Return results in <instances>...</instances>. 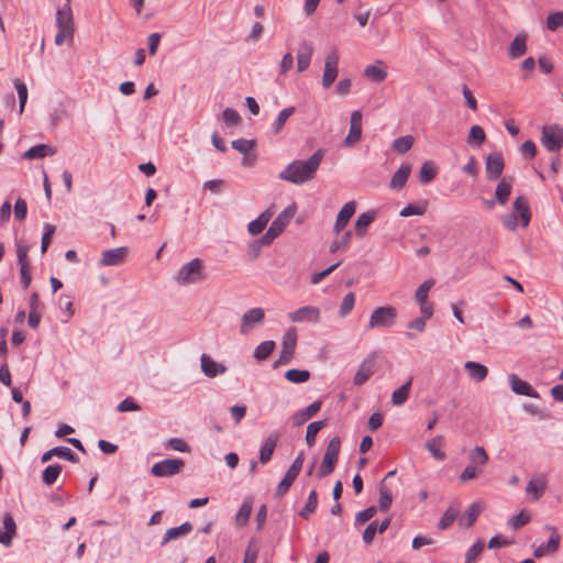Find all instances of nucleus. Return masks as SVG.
I'll use <instances>...</instances> for the list:
<instances>
[{"mask_svg":"<svg viewBox=\"0 0 563 563\" xmlns=\"http://www.w3.org/2000/svg\"><path fill=\"white\" fill-rule=\"evenodd\" d=\"M324 157V150H317L307 161L296 159L279 174V178L295 185L305 184L314 178Z\"/></svg>","mask_w":563,"mask_h":563,"instance_id":"obj_1","label":"nucleus"},{"mask_svg":"<svg viewBox=\"0 0 563 563\" xmlns=\"http://www.w3.org/2000/svg\"><path fill=\"white\" fill-rule=\"evenodd\" d=\"M206 278L205 265L200 258H194L184 264L175 277L177 284L180 286L198 284L203 282Z\"/></svg>","mask_w":563,"mask_h":563,"instance_id":"obj_2","label":"nucleus"},{"mask_svg":"<svg viewBox=\"0 0 563 563\" xmlns=\"http://www.w3.org/2000/svg\"><path fill=\"white\" fill-rule=\"evenodd\" d=\"M340 449H341L340 438H338V437L332 438L327 445V449H325V452L323 455V460H322V463H321L319 472H318L319 478L325 477L334 471L335 464L339 459Z\"/></svg>","mask_w":563,"mask_h":563,"instance_id":"obj_3","label":"nucleus"},{"mask_svg":"<svg viewBox=\"0 0 563 563\" xmlns=\"http://www.w3.org/2000/svg\"><path fill=\"white\" fill-rule=\"evenodd\" d=\"M297 339L298 335L295 328H289L285 331L282 338V350L279 353V357L273 364L274 368L290 363L297 346Z\"/></svg>","mask_w":563,"mask_h":563,"instance_id":"obj_4","label":"nucleus"},{"mask_svg":"<svg viewBox=\"0 0 563 563\" xmlns=\"http://www.w3.org/2000/svg\"><path fill=\"white\" fill-rule=\"evenodd\" d=\"M541 143L549 152H559L563 147V126L559 124L543 125Z\"/></svg>","mask_w":563,"mask_h":563,"instance_id":"obj_5","label":"nucleus"},{"mask_svg":"<svg viewBox=\"0 0 563 563\" xmlns=\"http://www.w3.org/2000/svg\"><path fill=\"white\" fill-rule=\"evenodd\" d=\"M295 210L291 208L285 209L282 213H279L274 221L272 222L268 230L265 232V234L261 238L262 243H266L267 245H271L273 241L278 238L285 230V228L288 225L290 219L294 217Z\"/></svg>","mask_w":563,"mask_h":563,"instance_id":"obj_6","label":"nucleus"},{"mask_svg":"<svg viewBox=\"0 0 563 563\" xmlns=\"http://www.w3.org/2000/svg\"><path fill=\"white\" fill-rule=\"evenodd\" d=\"M397 310L391 306H384L375 309L368 322V329L389 328L395 324Z\"/></svg>","mask_w":563,"mask_h":563,"instance_id":"obj_7","label":"nucleus"},{"mask_svg":"<svg viewBox=\"0 0 563 563\" xmlns=\"http://www.w3.org/2000/svg\"><path fill=\"white\" fill-rule=\"evenodd\" d=\"M339 59V52L334 47H332L325 55L322 75V86L325 89L330 88L338 77Z\"/></svg>","mask_w":563,"mask_h":563,"instance_id":"obj_8","label":"nucleus"},{"mask_svg":"<svg viewBox=\"0 0 563 563\" xmlns=\"http://www.w3.org/2000/svg\"><path fill=\"white\" fill-rule=\"evenodd\" d=\"M265 320V310L261 307L247 309L241 318L240 333L250 334L255 328L262 325Z\"/></svg>","mask_w":563,"mask_h":563,"instance_id":"obj_9","label":"nucleus"},{"mask_svg":"<svg viewBox=\"0 0 563 563\" xmlns=\"http://www.w3.org/2000/svg\"><path fill=\"white\" fill-rule=\"evenodd\" d=\"M184 465L185 462L181 459H166L156 462L151 468V474L155 477L174 476L180 473Z\"/></svg>","mask_w":563,"mask_h":563,"instance_id":"obj_10","label":"nucleus"},{"mask_svg":"<svg viewBox=\"0 0 563 563\" xmlns=\"http://www.w3.org/2000/svg\"><path fill=\"white\" fill-rule=\"evenodd\" d=\"M287 318L294 323H318L321 318V311L318 307L314 306H303L297 310L288 312Z\"/></svg>","mask_w":563,"mask_h":563,"instance_id":"obj_11","label":"nucleus"},{"mask_svg":"<svg viewBox=\"0 0 563 563\" xmlns=\"http://www.w3.org/2000/svg\"><path fill=\"white\" fill-rule=\"evenodd\" d=\"M362 121L363 114L361 111L355 110L350 117V130L343 140L344 146L351 147L357 144L362 139Z\"/></svg>","mask_w":563,"mask_h":563,"instance_id":"obj_12","label":"nucleus"},{"mask_svg":"<svg viewBox=\"0 0 563 563\" xmlns=\"http://www.w3.org/2000/svg\"><path fill=\"white\" fill-rule=\"evenodd\" d=\"M547 529L551 530L552 533L547 543H542L534 550L533 556L537 559H541V558L545 556L547 554H553V553L558 552V550L560 548L561 536L556 532V528L555 527H547Z\"/></svg>","mask_w":563,"mask_h":563,"instance_id":"obj_13","label":"nucleus"},{"mask_svg":"<svg viewBox=\"0 0 563 563\" xmlns=\"http://www.w3.org/2000/svg\"><path fill=\"white\" fill-rule=\"evenodd\" d=\"M505 168L503 155L500 153H492L486 157V174L489 180L498 179Z\"/></svg>","mask_w":563,"mask_h":563,"instance_id":"obj_14","label":"nucleus"},{"mask_svg":"<svg viewBox=\"0 0 563 563\" xmlns=\"http://www.w3.org/2000/svg\"><path fill=\"white\" fill-rule=\"evenodd\" d=\"M128 256V247L121 246L110 249L102 252L100 265L101 266H118L121 265Z\"/></svg>","mask_w":563,"mask_h":563,"instance_id":"obj_15","label":"nucleus"},{"mask_svg":"<svg viewBox=\"0 0 563 563\" xmlns=\"http://www.w3.org/2000/svg\"><path fill=\"white\" fill-rule=\"evenodd\" d=\"M356 210V202L354 200L346 202L336 216L333 227L334 233L339 234L350 222Z\"/></svg>","mask_w":563,"mask_h":563,"instance_id":"obj_16","label":"nucleus"},{"mask_svg":"<svg viewBox=\"0 0 563 563\" xmlns=\"http://www.w3.org/2000/svg\"><path fill=\"white\" fill-rule=\"evenodd\" d=\"M509 384L511 390L517 395L528 396L532 398H539V393L527 382L520 379L518 375H509Z\"/></svg>","mask_w":563,"mask_h":563,"instance_id":"obj_17","label":"nucleus"},{"mask_svg":"<svg viewBox=\"0 0 563 563\" xmlns=\"http://www.w3.org/2000/svg\"><path fill=\"white\" fill-rule=\"evenodd\" d=\"M375 365L376 363L373 356L364 360L354 375V384L357 386H362L363 384H365L374 374Z\"/></svg>","mask_w":563,"mask_h":563,"instance_id":"obj_18","label":"nucleus"},{"mask_svg":"<svg viewBox=\"0 0 563 563\" xmlns=\"http://www.w3.org/2000/svg\"><path fill=\"white\" fill-rule=\"evenodd\" d=\"M56 25H57V29H63L64 31L75 32L74 18H73V11L70 8V2L66 1V3L57 10Z\"/></svg>","mask_w":563,"mask_h":563,"instance_id":"obj_19","label":"nucleus"},{"mask_svg":"<svg viewBox=\"0 0 563 563\" xmlns=\"http://www.w3.org/2000/svg\"><path fill=\"white\" fill-rule=\"evenodd\" d=\"M200 362L201 371L207 377L213 378L227 372V367L223 364L216 362L207 354L201 355Z\"/></svg>","mask_w":563,"mask_h":563,"instance_id":"obj_20","label":"nucleus"},{"mask_svg":"<svg viewBox=\"0 0 563 563\" xmlns=\"http://www.w3.org/2000/svg\"><path fill=\"white\" fill-rule=\"evenodd\" d=\"M321 400L313 401L308 407L298 410L291 416V422L295 427H300L321 409Z\"/></svg>","mask_w":563,"mask_h":563,"instance_id":"obj_21","label":"nucleus"},{"mask_svg":"<svg viewBox=\"0 0 563 563\" xmlns=\"http://www.w3.org/2000/svg\"><path fill=\"white\" fill-rule=\"evenodd\" d=\"M313 54V45L309 41H303L297 53V70L299 73L305 71L311 62V57Z\"/></svg>","mask_w":563,"mask_h":563,"instance_id":"obj_22","label":"nucleus"},{"mask_svg":"<svg viewBox=\"0 0 563 563\" xmlns=\"http://www.w3.org/2000/svg\"><path fill=\"white\" fill-rule=\"evenodd\" d=\"M3 529L0 531V543L4 547L12 544V539L16 534V525L11 514L7 512L3 516Z\"/></svg>","mask_w":563,"mask_h":563,"instance_id":"obj_23","label":"nucleus"},{"mask_svg":"<svg viewBox=\"0 0 563 563\" xmlns=\"http://www.w3.org/2000/svg\"><path fill=\"white\" fill-rule=\"evenodd\" d=\"M363 75L375 82H382L387 77V66L383 60H377L364 68Z\"/></svg>","mask_w":563,"mask_h":563,"instance_id":"obj_24","label":"nucleus"},{"mask_svg":"<svg viewBox=\"0 0 563 563\" xmlns=\"http://www.w3.org/2000/svg\"><path fill=\"white\" fill-rule=\"evenodd\" d=\"M547 489V478L544 475L534 476L527 485L526 493L534 500L540 499Z\"/></svg>","mask_w":563,"mask_h":563,"instance_id":"obj_25","label":"nucleus"},{"mask_svg":"<svg viewBox=\"0 0 563 563\" xmlns=\"http://www.w3.org/2000/svg\"><path fill=\"white\" fill-rule=\"evenodd\" d=\"M274 213L275 210L273 208H267L258 216V218L249 223V232L252 235H257L262 233L263 230L266 228L267 223L269 222V220L272 219V217L274 216Z\"/></svg>","mask_w":563,"mask_h":563,"instance_id":"obj_26","label":"nucleus"},{"mask_svg":"<svg viewBox=\"0 0 563 563\" xmlns=\"http://www.w3.org/2000/svg\"><path fill=\"white\" fill-rule=\"evenodd\" d=\"M376 216H377V211L369 210V211L361 213L357 217L354 229H355V233L358 238H363L366 234L368 227L376 219Z\"/></svg>","mask_w":563,"mask_h":563,"instance_id":"obj_27","label":"nucleus"},{"mask_svg":"<svg viewBox=\"0 0 563 563\" xmlns=\"http://www.w3.org/2000/svg\"><path fill=\"white\" fill-rule=\"evenodd\" d=\"M411 173V166L409 164H402L393 175L390 179V188L394 190H400L405 187Z\"/></svg>","mask_w":563,"mask_h":563,"instance_id":"obj_28","label":"nucleus"},{"mask_svg":"<svg viewBox=\"0 0 563 563\" xmlns=\"http://www.w3.org/2000/svg\"><path fill=\"white\" fill-rule=\"evenodd\" d=\"M464 368L468 377L476 383L483 382L488 375V368L477 362L467 361L464 363Z\"/></svg>","mask_w":563,"mask_h":563,"instance_id":"obj_29","label":"nucleus"},{"mask_svg":"<svg viewBox=\"0 0 563 563\" xmlns=\"http://www.w3.org/2000/svg\"><path fill=\"white\" fill-rule=\"evenodd\" d=\"M278 438H279L278 433L273 432L268 435L266 441L262 444L261 450H260L261 463L266 464L267 462L271 461L274 450L277 445Z\"/></svg>","mask_w":563,"mask_h":563,"instance_id":"obj_30","label":"nucleus"},{"mask_svg":"<svg viewBox=\"0 0 563 563\" xmlns=\"http://www.w3.org/2000/svg\"><path fill=\"white\" fill-rule=\"evenodd\" d=\"M514 209L517 216H519L521 225L523 228L528 227L531 220V211L528 205V201L525 197L520 196L514 201Z\"/></svg>","mask_w":563,"mask_h":563,"instance_id":"obj_31","label":"nucleus"},{"mask_svg":"<svg viewBox=\"0 0 563 563\" xmlns=\"http://www.w3.org/2000/svg\"><path fill=\"white\" fill-rule=\"evenodd\" d=\"M192 530V525L190 522H184L183 525L174 528H169L166 530L161 544L165 545L172 540H176L180 537H185L190 533Z\"/></svg>","mask_w":563,"mask_h":563,"instance_id":"obj_32","label":"nucleus"},{"mask_svg":"<svg viewBox=\"0 0 563 563\" xmlns=\"http://www.w3.org/2000/svg\"><path fill=\"white\" fill-rule=\"evenodd\" d=\"M512 188V178H503L496 186L495 197L499 205L505 206Z\"/></svg>","mask_w":563,"mask_h":563,"instance_id":"obj_33","label":"nucleus"},{"mask_svg":"<svg viewBox=\"0 0 563 563\" xmlns=\"http://www.w3.org/2000/svg\"><path fill=\"white\" fill-rule=\"evenodd\" d=\"M56 153V150L46 145V144H38L35 146H32L23 154L24 159H36V158H43L48 155H54Z\"/></svg>","mask_w":563,"mask_h":563,"instance_id":"obj_34","label":"nucleus"},{"mask_svg":"<svg viewBox=\"0 0 563 563\" xmlns=\"http://www.w3.org/2000/svg\"><path fill=\"white\" fill-rule=\"evenodd\" d=\"M527 52V34H518L509 46V56L511 58H519Z\"/></svg>","mask_w":563,"mask_h":563,"instance_id":"obj_35","label":"nucleus"},{"mask_svg":"<svg viewBox=\"0 0 563 563\" xmlns=\"http://www.w3.org/2000/svg\"><path fill=\"white\" fill-rule=\"evenodd\" d=\"M444 443L443 435H437L433 439L427 441L424 443L426 450L430 452V454L438 461H444L446 455L443 451L440 450V448Z\"/></svg>","mask_w":563,"mask_h":563,"instance_id":"obj_36","label":"nucleus"},{"mask_svg":"<svg viewBox=\"0 0 563 563\" xmlns=\"http://www.w3.org/2000/svg\"><path fill=\"white\" fill-rule=\"evenodd\" d=\"M412 378L396 389L391 395V402L394 406H402L409 398Z\"/></svg>","mask_w":563,"mask_h":563,"instance_id":"obj_37","label":"nucleus"},{"mask_svg":"<svg viewBox=\"0 0 563 563\" xmlns=\"http://www.w3.org/2000/svg\"><path fill=\"white\" fill-rule=\"evenodd\" d=\"M481 511L482 507L478 503L471 504L465 512V516L460 521L461 525L465 526L466 528H471L478 518Z\"/></svg>","mask_w":563,"mask_h":563,"instance_id":"obj_38","label":"nucleus"},{"mask_svg":"<svg viewBox=\"0 0 563 563\" xmlns=\"http://www.w3.org/2000/svg\"><path fill=\"white\" fill-rule=\"evenodd\" d=\"M295 111H296L295 107H287L278 113V115L275 120V123L273 124V132L275 135H277L282 132L285 123L295 113Z\"/></svg>","mask_w":563,"mask_h":563,"instance_id":"obj_39","label":"nucleus"},{"mask_svg":"<svg viewBox=\"0 0 563 563\" xmlns=\"http://www.w3.org/2000/svg\"><path fill=\"white\" fill-rule=\"evenodd\" d=\"M276 344L274 341L268 340L260 343L254 350V358L257 361H264L273 353Z\"/></svg>","mask_w":563,"mask_h":563,"instance_id":"obj_40","label":"nucleus"},{"mask_svg":"<svg viewBox=\"0 0 563 563\" xmlns=\"http://www.w3.org/2000/svg\"><path fill=\"white\" fill-rule=\"evenodd\" d=\"M413 143V136L405 135L396 139L391 144V148L398 154H405L412 147Z\"/></svg>","mask_w":563,"mask_h":563,"instance_id":"obj_41","label":"nucleus"},{"mask_svg":"<svg viewBox=\"0 0 563 563\" xmlns=\"http://www.w3.org/2000/svg\"><path fill=\"white\" fill-rule=\"evenodd\" d=\"M285 378L292 384H302L309 380L310 373L307 369L291 368L285 373Z\"/></svg>","mask_w":563,"mask_h":563,"instance_id":"obj_42","label":"nucleus"},{"mask_svg":"<svg viewBox=\"0 0 563 563\" xmlns=\"http://www.w3.org/2000/svg\"><path fill=\"white\" fill-rule=\"evenodd\" d=\"M325 426H327L325 420L313 421L308 424L307 432H306V442L309 448L314 445L316 437H317L318 432Z\"/></svg>","mask_w":563,"mask_h":563,"instance_id":"obj_43","label":"nucleus"},{"mask_svg":"<svg viewBox=\"0 0 563 563\" xmlns=\"http://www.w3.org/2000/svg\"><path fill=\"white\" fill-rule=\"evenodd\" d=\"M459 515V507L452 505L450 506L445 512L443 514V516L441 517L439 523H438V528L440 530H445L448 529L456 519Z\"/></svg>","mask_w":563,"mask_h":563,"instance_id":"obj_44","label":"nucleus"},{"mask_svg":"<svg viewBox=\"0 0 563 563\" xmlns=\"http://www.w3.org/2000/svg\"><path fill=\"white\" fill-rule=\"evenodd\" d=\"M251 512H252V501L244 500L235 516L236 526H239V527L245 526L249 522Z\"/></svg>","mask_w":563,"mask_h":563,"instance_id":"obj_45","label":"nucleus"},{"mask_svg":"<svg viewBox=\"0 0 563 563\" xmlns=\"http://www.w3.org/2000/svg\"><path fill=\"white\" fill-rule=\"evenodd\" d=\"M428 208L427 201H421L417 205H408L405 208H402L399 212L400 217H411V216H422L426 213Z\"/></svg>","mask_w":563,"mask_h":563,"instance_id":"obj_46","label":"nucleus"},{"mask_svg":"<svg viewBox=\"0 0 563 563\" xmlns=\"http://www.w3.org/2000/svg\"><path fill=\"white\" fill-rule=\"evenodd\" d=\"M486 140L485 131L479 125H473L470 130L467 143L472 146H481Z\"/></svg>","mask_w":563,"mask_h":563,"instance_id":"obj_47","label":"nucleus"},{"mask_svg":"<svg viewBox=\"0 0 563 563\" xmlns=\"http://www.w3.org/2000/svg\"><path fill=\"white\" fill-rule=\"evenodd\" d=\"M471 464L475 466H484L488 462V454L483 446H475L470 453Z\"/></svg>","mask_w":563,"mask_h":563,"instance_id":"obj_48","label":"nucleus"},{"mask_svg":"<svg viewBox=\"0 0 563 563\" xmlns=\"http://www.w3.org/2000/svg\"><path fill=\"white\" fill-rule=\"evenodd\" d=\"M437 175V169L432 162H424L419 172V179L422 184H429Z\"/></svg>","mask_w":563,"mask_h":563,"instance_id":"obj_49","label":"nucleus"},{"mask_svg":"<svg viewBox=\"0 0 563 563\" xmlns=\"http://www.w3.org/2000/svg\"><path fill=\"white\" fill-rule=\"evenodd\" d=\"M13 84L16 89V93H18V98H19V112L22 113L24 111L25 104L27 102V87L20 79H14Z\"/></svg>","mask_w":563,"mask_h":563,"instance_id":"obj_50","label":"nucleus"},{"mask_svg":"<svg viewBox=\"0 0 563 563\" xmlns=\"http://www.w3.org/2000/svg\"><path fill=\"white\" fill-rule=\"evenodd\" d=\"M62 473L59 464L48 465L43 472V482L46 485H53Z\"/></svg>","mask_w":563,"mask_h":563,"instance_id":"obj_51","label":"nucleus"},{"mask_svg":"<svg viewBox=\"0 0 563 563\" xmlns=\"http://www.w3.org/2000/svg\"><path fill=\"white\" fill-rule=\"evenodd\" d=\"M318 506V495L314 489H312L308 496L307 503L303 509L300 511V516L305 519H308L311 514L316 511Z\"/></svg>","mask_w":563,"mask_h":563,"instance_id":"obj_52","label":"nucleus"},{"mask_svg":"<svg viewBox=\"0 0 563 563\" xmlns=\"http://www.w3.org/2000/svg\"><path fill=\"white\" fill-rule=\"evenodd\" d=\"M393 503V496L387 486L382 483L379 485V509L387 511Z\"/></svg>","mask_w":563,"mask_h":563,"instance_id":"obj_53","label":"nucleus"},{"mask_svg":"<svg viewBox=\"0 0 563 563\" xmlns=\"http://www.w3.org/2000/svg\"><path fill=\"white\" fill-rule=\"evenodd\" d=\"M433 285L434 280L428 279L418 287L415 294V298L418 303L427 302L429 290L432 288Z\"/></svg>","mask_w":563,"mask_h":563,"instance_id":"obj_54","label":"nucleus"},{"mask_svg":"<svg viewBox=\"0 0 563 563\" xmlns=\"http://www.w3.org/2000/svg\"><path fill=\"white\" fill-rule=\"evenodd\" d=\"M355 305V296L353 292H349L344 296L340 309L339 314L340 317L344 318L346 317L354 308Z\"/></svg>","mask_w":563,"mask_h":563,"instance_id":"obj_55","label":"nucleus"},{"mask_svg":"<svg viewBox=\"0 0 563 563\" xmlns=\"http://www.w3.org/2000/svg\"><path fill=\"white\" fill-rule=\"evenodd\" d=\"M43 230H44V232H43L42 242H41V253L42 254H44L47 251V249L51 244L52 238L55 233V225H53L51 223H45Z\"/></svg>","mask_w":563,"mask_h":563,"instance_id":"obj_56","label":"nucleus"},{"mask_svg":"<svg viewBox=\"0 0 563 563\" xmlns=\"http://www.w3.org/2000/svg\"><path fill=\"white\" fill-rule=\"evenodd\" d=\"M529 521H530V515L526 510H521L518 515L512 516L509 519L508 523L512 529L518 530V529L522 528L523 526H526Z\"/></svg>","mask_w":563,"mask_h":563,"instance_id":"obj_57","label":"nucleus"},{"mask_svg":"<svg viewBox=\"0 0 563 563\" xmlns=\"http://www.w3.org/2000/svg\"><path fill=\"white\" fill-rule=\"evenodd\" d=\"M15 246H16V256H18V263L20 265V268L21 267H23V268L30 267V262L27 258L29 246L26 244H24L23 242H16Z\"/></svg>","mask_w":563,"mask_h":563,"instance_id":"obj_58","label":"nucleus"},{"mask_svg":"<svg viewBox=\"0 0 563 563\" xmlns=\"http://www.w3.org/2000/svg\"><path fill=\"white\" fill-rule=\"evenodd\" d=\"M52 452L55 453V456L60 459H65L71 463H77L79 457L67 446H56L52 449Z\"/></svg>","mask_w":563,"mask_h":563,"instance_id":"obj_59","label":"nucleus"},{"mask_svg":"<svg viewBox=\"0 0 563 563\" xmlns=\"http://www.w3.org/2000/svg\"><path fill=\"white\" fill-rule=\"evenodd\" d=\"M351 240H352V232L351 231L344 232V234L342 235V239L340 241H333L331 243L330 252L335 253L339 250L347 249L351 243Z\"/></svg>","mask_w":563,"mask_h":563,"instance_id":"obj_60","label":"nucleus"},{"mask_svg":"<svg viewBox=\"0 0 563 563\" xmlns=\"http://www.w3.org/2000/svg\"><path fill=\"white\" fill-rule=\"evenodd\" d=\"M547 26L550 31H556L563 27V11L554 12L548 15Z\"/></svg>","mask_w":563,"mask_h":563,"instance_id":"obj_61","label":"nucleus"},{"mask_svg":"<svg viewBox=\"0 0 563 563\" xmlns=\"http://www.w3.org/2000/svg\"><path fill=\"white\" fill-rule=\"evenodd\" d=\"M483 550H484V542L483 541H477L476 543H474L466 551L465 563H473V561L476 560L479 556V554L483 552Z\"/></svg>","mask_w":563,"mask_h":563,"instance_id":"obj_62","label":"nucleus"},{"mask_svg":"<svg viewBox=\"0 0 563 563\" xmlns=\"http://www.w3.org/2000/svg\"><path fill=\"white\" fill-rule=\"evenodd\" d=\"M254 146L253 140L238 139L232 142V147L243 154H247Z\"/></svg>","mask_w":563,"mask_h":563,"instance_id":"obj_63","label":"nucleus"},{"mask_svg":"<svg viewBox=\"0 0 563 563\" xmlns=\"http://www.w3.org/2000/svg\"><path fill=\"white\" fill-rule=\"evenodd\" d=\"M222 117H223V121L225 122V124L231 125V126L239 124L241 121L240 114L238 113L236 110H234L232 108H227L223 111Z\"/></svg>","mask_w":563,"mask_h":563,"instance_id":"obj_64","label":"nucleus"}]
</instances>
